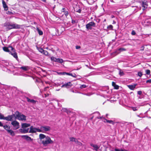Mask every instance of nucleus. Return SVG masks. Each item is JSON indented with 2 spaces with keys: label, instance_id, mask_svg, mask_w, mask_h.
<instances>
[{
  "label": "nucleus",
  "instance_id": "obj_19",
  "mask_svg": "<svg viewBox=\"0 0 151 151\" xmlns=\"http://www.w3.org/2000/svg\"><path fill=\"white\" fill-rule=\"evenodd\" d=\"M70 141L74 142L76 144L77 141H78V140L76 139L73 137H70Z\"/></svg>",
  "mask_w": 151,
  "mask_h": 151
},
{
  "label": "nucleus",
  "instance_id": "obj_43",
  "mask_svg": "<svg viewBox=\"0 0 151 151\" xmlns=\"http://www.w3.org/2000/svg\"><path fill=\"white\" fill-rule=\"evenodd\" d=\"M64 12V14L65 15V16H68V12L65 11V12Z\"/></svg>",
  "mask_w": 151,
  "mask_h": 151
},
{
  "label": "nucleus",
  "instance_id": "obj_35",
  "mask_svg": "<svg viewBox=\"0 0 151 151\" xmlns=\"http://www.w3.org/2000/svg\"><path fill=\"white\" fill-rule=\"evenodd\" d=\"M61 28L62 30V31H60V30L59 29H58V31L59 32H60V33H61L63 32V31L64 30H65V29L64 27H61Z\"/></svg>",
  "mask_w": 151,
  "mask_h": 151
},
{
  "label": "nucleus",
  "instance_id": "obj_25",
  "mask_svg": "<svg viewBox=\"0 0 151 151\" xmlns=\"http://www.w3.org/2000/svg\"><path fill=\"white\" fill-rule=\"evenodd\" d=\"M51 61H54L56 62H57V58L53 56L51 57Z\"/></svg>",
  "mask_w": 151,
  "mask_h": 151
},
{
  "label": "nucleus",
  "instance_id": "obj_57",
  "mask_svg": "<svg viewBox=\"0 0 151 151\" xmlns=\"http://www.w3.org/2000/svg\"><path fill=\"white\" fill-rule=\"evenodd\" d=\"M81 12V10H78V12L80 13Z\"/></svg>",
  "mask_w": 151,
  "mask_h": 151
},
{
  "label": "nucleus",
  "instance_id": "obj_17",
  "mask_svg": "<svg viewBox=\"0 0 151 151\" xmlns=\"http://www.w3.org/2000/svg\"><path fill=\"white\" fill-rule=\"evenodd\" d=\"M7 132L8 134H9L12 136H14L15 135V133L14 131L11 129L8 130Z\"/></svg>",
  "mask_w": 151,
  "mask_h": 151
},
{
  "label": "nucleus",
  "instance_id": "obj_14",
  "mask_svg": "<svg viewBox=\"0 0 151 151\" xmlns=\"http://www.w3.org/2000/svg\"><path fill=\"white\" fill-rule=\"evenodd\" d=\"M29 128L27 129H20L19 130L21 133H27L28 132Z\"/></svg>",
  "mask_w": 151,
  "mask_h": 151
},
{
  "label": "nucleus",
  "instance_id": "obj_45",
  "mask_svg": "<svg viewBox=\"0 0 151 151\" xmlns=\"http://www.w3.org/2000/svg\"><path fill=\"white\" fill-rule=\"evenodd\" d=\"M76 49H79L81 48V47L79 46H76Z\"/></svg>",
  "mask_w": 151,
  "mask_h": 151
},
{
  "label": "nucleus",
  "instance_id": "obj_61",
  "mask_svg": "<svg viewBox=\"0 0 151 151\" xmlns=\"http://www.w3.org/2000/svg\"><path fill=\"white\" fill-rule=\"evenodd\" d=\"M147 112H150V111H147Z\"/></svg>",
  "mask_w": 151,
  "mask_h": 151
},
{
  "label": "nucleus",
  "instance_id": "obj_62",
  "mask_svg": "<svg viewBox=\"0 0 151 151\" xmlns=\"http://www.w3.org/2000/svg\"><path fill=\"white\" fill-rule=\"evenodd\" d=\"M121 151H124L123 150H122Z\"/></svg>",
  "mask_w": 151,
  "mask_h": 151
},
{
  "label": "nucleus",
  "instance_id": "obj_56",
  "mask_svg": "<svg viewBox=\"0 0 151 151\" xmlns=\"http://www.w3.org/2000/svg\"><path fill=\"white\" fill-rule=\"evenodd\" d=\"M115 151H120L119 150H118L117 149H115Z\"/></svg>",
  "mask_w": 151,
  "mask_h": 151
},
{
  "label": "nucleus",
  "instance_id": "obj_52",
  "mask_svg": "<svg viewBox=\"0 0 151 151\" xmlns=\"http://www.w3.org/2000/svg\"><path fill=\"white\" fill-rule=\"evenodd\" d=\"M66 73H66V72H63V73H61V74L63 75H64L65 74H66Z\"/></svg>",
  "mask_w": 151,
  "mask_h": 151
},
{
  "label": "nucleus",
  "instance_id": "obj_26",
  "mask_svg": "<svg viewBox=\"0 0 151 151\" xmlns=\"http://www.w3.org/2000/svg\"><path fill=\"white\" fill-rule=\"evenodd\" d=\"M128 87L130 89L133 90V89L135 87V85H129L128 86Z\"/></svg>",
  "mask_w": 151,
  "mask_h": 151
},
{
  "label": "nucleus",
  "instance_id": "obj_4",
  "mask_svg": "<svg viewBox=\"0 0 151 151\" xmlns=\"http://www.w3.org/2000/svg\"><path fill=\"white\" fill-rule=\"evenodd\" d=\"M51 129L50 127L48 126H43L40 127V132H47L50 131Z\"/></svg>",
  "mask_w": 151,
  "mask_h": 151
},
{
  "label": "nucleus",
  "instance_id": "obj_29",
  "mask_svg": "<svg viewBox=\"0 0 151 151\" xmlns=\"http://www.w3.org/2000/svg\"><path fill=\"white\" fill-rule=\"evenodd\" d=\"M20 68L26 71L28 69V67L27 66H22Z\"/></svg>",
  "mask_w": 151,
  "mask_h": 151
},
{
  "label": "nucleus",
  "instance_id": "obj_1",
  "mask_svg": "<svg viewBox=\"0 0 151 151\" xmlns=\"http://www.w3.org/2000/svg\"><path fill=\"white\" fill-rule=\"evenodd\" d=\"M4 27H5L6 30H8L12 29H19L21 25L10 22H6L4 24Z\"/></svg>",
  "mask_w": 151,
  "mask_h": 151
},
{
  "label": "nucleus",
  "instance_id": "obj_48",
  "mask_svg": "<svg viewBox=\"0 0 151 151\" xmlns=\"http://www.w3.org/2000/svg\"><path fill=\"white\" fill-rule=\"evenodd\" d=\"M138 94L141 95L142 94V91H138Z\"/></svg>",
  "mask_w": 151,
  "mask_h": 151
},
{
  "label": "nucleus",
  "instance_id": "obj_8",
  "mask_svg": "<svg viewBox=\"0 0 151 151\" xmlns=\"http://www.w3.org/2000/svg\"><path fill=\"white\" fill-rule=\"evenodd\" d=\"M40 129L36 128H34L32 126H31L30 128V130L29 131V133H35L36 132H40Z\"/></svg>",
  "mask_w": 151,
  "mask_h": 151
},
{
  "label": "nucleus",
  "instance_id": "obj_51",
  "mask_svg": "<svg viewBox=\"0 0 151 151\" xmlns=\"http://www.w3.org/2000/svg\"><path fill=\"white\" fill-rule=\"evenodd\" d=\"M4 126L3 125L2 123L0 122V126L1 127H3Z\"/></svg>",
  "mask_w": 151,
  "mask_h": 151
},
{
  "label": "nucleus",
  "instance_id": "obj_10",
  "mask_svg": "<svg viewBox=\"0 0 151 151\" xmlns=\"http://www.w3.org/2000/svg\"><path fill=\"white\" fill-rule=\"evenodd\" d=\"M90 145L93 148V150H95L97 151L100 147V146L99 145L96 144L91 143Z\"/></svg>",
  "mask_w": 151,
  "mask_h": 151
},
{
  "label": "nucleus",
  "instance_id": "obj_37",
  "mask_svg": "<svg viewBox=\"0 0 151 151\" xmlns=\"http://www.w3.org/2000/svg\"><path fill=\"white\" fill-rule=\"evenodd\" d=\"M5 117L2 114H0V119L4 120Z\"/></svg>",
  "mask_w": 151,
  "mask_h": 151
},
{
  "label": "nucleus",
  "instance_id": "obj_28",
  "mask_svg": "<svg viewBox=\"0 0 151 151\" xmlns=\"http://www.w3.org/2000/svg\"><path fill=\"white\" fill-rule=\"evenodd\" d=\"M3 50L6 52H9V49L7 47H3Z\"/></svg>",
  "mask_w": 151,
  "mask_h": 151
},
{
  "label": "nucleus",
  "instance_id": "obj_12",
  "mask_svg": "<svg viewBox=\"0 0 151 151\" xmlns=\"http://www.w3.org/2000/svg\"><path fill=\"white\" fill-rule=\"evenodd\" d=\"M22 137L28 141H32V139L30 137L27 135H22Z\"/></svg>",
  "mask_w": 151,
  "mask_h": 151
},
{
  "label": "nucleus",
  "instance_id": "obj_9",
  "mask_svg": "<svg viewBox=\"0 0 151 151\" xmlns=\"http://www.w3.org/2000/svg\"><path fill=\"white\" fill-rule=\"evenodd\" d=\"M97 118L98 119H102V121L105 122H107L110 124H114V122L111 120H108L104 118H103L102 116H97Z\"/></svg>",
  "mask_w": 151,
  "mask_h": 151
},
{
  "label": "nucleus",
  "instance_id": "obj_3",
  "mask_svg": "<svg viewBox=\"0 0 151 151\" xmlns=\"http://www.w3.org/2000/svg\"><path fill=\"white\" fill-rule=\"evenodd\" d=\"M15 116L16 118L22 121L26 120V116L19 112L18 111H17L15 113Z\"/></svg>",
  "mask_w": 151,
  "mask_h": 151
},
{
  "label": "nucleus",
  "instance_id": "obj_27",
  "mask_svg": "<svg viewBox=\"0 0 151 151\" xmlns=\"http://www.w3.org/2000/svg\"><path fill=\"white\" fill-rule=\"evenodd\" d=\"M37 30L40 35H43L42 32L38 28H37Z\"/></svg>",
  "mask_w": 151,
  "mask_h": 151
},
{
  "label": "nucleus",
  "instance_id": "obj_32",
  "mask_svg": "<svg viewBox=\"0 0 151 151\" xmlns=\"http://www.w3.org/2000/svg\"><path fill=\"white\" fill-rule=\"evenodd\" d=\"M62 111L66 112L67 113H68L70 112L66 108H63L62 109Z\"/></svg>",
  "mask_w": 151,
  "mask_h": 151
},
{
  "label": "nucleus",
  "instance_id": "obj_7",
  "mask_svg": "<svg viewBox=\"0 0 151 151\" xmlns=\"http://www.w3.org/2000/svg\"><path fill=\"white\" fill-rule=\"evenodd\" d=\"M95 24L93 22H91L86 25V27L88 29H91L92 27H95Z\"/></svg>",
  "mask_w": 151,
  "mask_h": 151
},
{
  "label": "nucleus",
  "instance_id": "obj_64",
  "mask_svg": "<svg viewBox=\"0 0 151 151\" xmlns=\"http://www.w3.org/2000/svg\"><path fill=\"white\" fill-rule=\"evenodd\" d=\"M150 118H151V117H150Z\"/></svg>",
  "mask_w": 151,
  "mask_h": 151
},
{
  "label": "nucleus",
  "instance_id": "obj_23",
  "mask_svg": "<svg viewBox=\"0 0 151 151\" xmlns=\"http://www.w3.org/2000/svg\"><path fill=\"white\" fill-rule=\"evenodd\" d=\"M46 136L43 134H41L39 135V138L40 139H44L46 137Z\"/></svg>",
  "mask_w": 151,
  "mask_h": 151
},
{
  "label": "nucleus",
  "instance_id": "obj_59",
  "mask_svg": "<svg viewBox=\"0 0 151 151\" xmlns=\"http://www.w3.org/2000/svg\"><path fill=\"white\" fill-rule=\"evenodd\" d=\"M48 88V87H46V88H45V89H46V88Z\"/></svg>",
  "mask_w": 151,
  "mask_h": 151
},
{
  "label": "nucleus",
  "instance_id": "obj_20",
  "mask_svg": "<svg viewBox=\"0 0 151 151\" xmlns=\"http://www.w3.org/2000/svg\"><path fill=\"white\" fill-rule=\"evenodd\" d=\"M3 127L4 129H5L6 131L7 132L8 130H9L10 129V127L6 124L4 125Z\"/></svg>",
  "mask_w": 151,
  "mask_h": 151
},
{
  "label": "nucleus",
  "instance_id": "obj_21",
  "mask_svg": "<svg viewBox=\"0 0 151 151\" xmlns=\"http://www.w3.org/2000/svg\"><path fill=\"white\" fill-rule=\"evenodd\" d=\"M112 85L113 86L115 89H118L119 88V86L116 85L115 83L114 82H112Z\"/></svg>",
  "mask_w": 151,
  "mask_h": 151
},
{
  "label": "nucleus",
  "instance_id": "obj_30",
  "mask_svg": "<svg viewBox=\"0 0 151 151\" xmlns=\"http://www.w3.org/2000/svg\"><path fill=\"white\" fill-rule=\"evenodd\" d=\"M63 62V60L62 59L57 58V62L62 63Z\"/></svg>",
  "mask_w": 151,
  "mask_h": 151
},
{
  "label": "nucleus",
  "instance_id": "obj_49",
  "mask_svg": "<svg viewBox=\"0 0 151 151\" xmlns=\"http://www.w3.org/2000/svg\"><path fill=\"white\" fill-rule=\"evenodd\" d=\"M132 109L134 111H135L137 110L136 108L135 107H132Z\"/></svg>",
  "mask_w": 151,
  "mask_h": 151
},
{
  "label": "nucleus",
  "instance_id": "obj_11",
  "mask_svg": "<svg viewBox=\"0 0 151 151\" xmlns=\"http://www.w3.org/2000/svg\"><path fill=\"white\" fill-rule=\"evenodd\" d=\"M147 2L146 1H142V9L144 11L147 8L148 6Z\"/></svg>",
  "mask_w": 151,
  "mask_h": 151
},
{
  "label": "nucleus",
  "instance_id": "obj_38",
  "mask_svg": "<svg viewBox=\"0 0 151 151\" xmlns=\"http://www.w3.org/2000/svg\"><path fill=\"white\" fill-rule=\"evenodd\" d=\"M38 50L40 52H41V53H43L44 50H43L42 48H40L38 49Z\"/></svg>",
  "mask_w": 151,
  "mask_h": 151
},
{
  "label": "nucleus",
  "instance_id": "obj_6",
  "mask_svg": "<svg viewBox=\"0 0 151 151\" xmlns=\"http://www.w3.org/2000/svg\"><path fill=\"white\" fill-rule=\"evenodd\" d=\"M11 124L14 127V129L16 130L19 127V123L16 121L13 120Z\"/></svg>",
  "mask_w": 151,
  "mask_h": 151
},
{
  "label": "nucleus",
  "instance_id": "obj_42",
  "mask_svg": "<svg viewBox=\"0 0 151 151\" xmlns=\"http://www.w3.org/2000/svg\"><path fill=\"white\" fill-rule=\"evenodd\" d=\"M86 87V86L85 85H81L80 88H85Z\"/></svg>",
  "mask_w": 151,
  "mask_h": 151
},
{
  "label": "nucleus",
  "instance_id": "obj_22",
  "mask_svg": "<svg viewBox=\"0 0 151 151\" xmlns=\"http://www.w3.org/2000/svg\"><path fill=\"white\" fill-rule=\"evenodd\" d=\"M125 50V49L123 48H120L116 50V52L117 54H119L120 52Z\"/></svg>",
  "mask_w": 151,
  "mask_h": 151
},
{
  "label": "nucleus",
  "instance_id": "obj_63",
  "mask_svg": "<svg viewBox=\"0 0 151 151\" xmlns=\"http://www.w3.org/2000/svg\"><path fill=\"white\" fill-rule=\"evenodd\" d=\"M57 90V91H59V90Z\"/></svg>",
  "mask_w": 151,
  "mask_h": 151
},
{
  "label": "nucleus",
  "instance_id": "obj_16",
  "mask_svg": "<svg viewBox=\"0 0 151 151\" xmlns=\"http://www.w3.org/2000/svg\"><path fill=\"white\" fill-rule=\"evenodd\" d=\"M30 124L26 123H22V128L24 129H27V127L30 126Z\"/></svg>",
  "mask_w": 151,
  "mask_h": 151
},
{
  "label": "nucleus",
  "instance_id": "obj_5",
  "mask_svg": "<svg viewBox=\"0 0 151 151\" xmlns=\"http://www.w3.org/2000/svg\"><path fill=\"white\" fill-rule=\"evenodd\" d=\"M16 119L15 114H13L9 115L5 117L4 120L8 121H13V120H15Z\"/></svg>",
  "mask_w": 151,
  "mask_h": 151
},
{
  "label": "nucleus",
  "instance_id": "obj_41",
  "mask_svg": "<svg viewBox=\"0 0 151 151\" xmlns=\"http://www.w3.org/2000/svg\"><path fill=\"white\" fill-rule=\"evenodd\" d=\"M107 28L110 29H112L113 28V26L111 25H110L108 26Z\"/></svg>",
  "mask_w": 151,
  "mask_h": 151
},
{
  "label": "nucleus",
  "instance_id": "obj_2",
  "mask_svg": "<svg viewBox=\"0 0 151 151\" xmlns=\"http://www.w3.org/2000/svg\"><path fill=\"white\" fill-rule=\"evenodd\" d=\"M42 143L45 145L46 146L49 144H52L53 142L51 140L50 138L48 136L46 137L45 139L42 141Z\"/></svg>",
  "mask_w": 151,
  "mask_h": 151
},
{
  "label": "nucleus",
  "instance_id": "obj_33",
  "mask_svg": "<svg viewBox=\"0 0 151 151\" xmlns=\"http://www.w3.org/2000/svg\"><path fill=\"white\" fill-rule=\"evenodd\" d=\"M43 53L46 55H48V52L46 50H44Z\"/></svg>",
  "mask_w": 151,
  "mask_h": 151
},
{
  "label": "nucleus",
  "instance_id": "obj_18",
  "mask_svg": "<svg viewBox=\"0 0 151 151\" xmlns=\"http://www.w3.org/2000/svg\"><path fill=\"white\" fill-rule=\"evenodd\" d=\"M28 102H30L32 104H35L36 102V101L33 99H30L28 97L26 98Z\"/></svg>",
  "mask_w": 151,
  "mask_h": 151
},
{
  "label": "nucleus",
  "instance_id": "obj_40",
  "mask_svg": "<svg viewBox=\"0 0 151 151\" xmlns=\"http://www.w3.org/2000/svg\"><path fill=\"white\" fill-rule=\"evenodd\" d=\"M9 48L10 49V50H12V51L13 52H15V50L12 47H11V46L9 47Z\"/></svg>",
  "mask_w": 151,
  "mask_h": 151
},
{
  "label": "nucleus",
  "instance_id": "obj_31",
  "mask_svg": "<svg viewBox=\"0 0 151 151\" xmlns=\"http://www.w3.org/2000/svg\"><path fill=\"white\" fill-rule=\"evenodd\" d=\"M119 74L121 76H122L124 74V73L123 71L122 70H120H120H119Z\"/></svg>",
  "mask_w": 151,
  "mask_h": 151
},
{
  "label": "nucleus",
  "instance_id": "obj_60",
  "mask_svg": "<svg viewBox=\"0 0 151 151\" xmlns=\"http://www.w3.org/2000/svg\"><path fill=\"white\" fill-rule=\"evenodd\" d=\"M98 114H99V115H100V113L99 112H98Z\"/></svg>",
  "mask_w": 151,
  "mask_h": 151
},
{
  "label": "nucleus",
  "instance_id": "obj_47",
  "mask_svg": "<svg viewBox=\"0 0 151 151\" xmlns=\"http://www.w3.org/2000/svg\"><path fill=\"white\" fill-rule=\"evenodd\" d=\"M132 34L133 35H134L135 34V33L134 31H132Z\"/></svg>",
  "mask_w": 151,
  "mask_h": 151
},
{
  "label": "nucleus",
  "instance_id": "obj_15",
  "mask_svg": "<svg viewBox=\"0 0 151 151\" xmlns=\"http://www.w3.org/2000/svg\"><path fill=\"white\" fill-rule=\"evenodd\" d=\"M2 3L3 7L5 11H7L8 9V7L6 4L5 1L4 0H2Z\"/></svg>",
  "mask_w": 151,
  "mask_h": 151
},
{
  "label": "nucleus",
  "instance_id": "obj_50",
  "mask_svg": "<svg viewBox=\"0 0 151 151\" xmlns=\"http://www.w3.org/2000/svg\"><path fill=\"white\" fill-rule=\"evenodd\" d=\"M66 74L68 75L72 76V74L67 73Z\"/></svg>",
  "mask_w": 151,
  "mask_h": 151
},
{
  "label": "nucleus",
  "instance_id": "obj_39",
  "mask_svg": "<svg viewBox=\"0 0 151 151\" xmlns=\"http://www.w3.org/2000/svg\"><path fill=\"white\" fill-rule=\"evenodd\" d=\"M6 14H8L9 15H12L14 14V13L13 12H10L9 11H8L7 12Z\"/></svg>",
  "mask_w": 151,
  "mask_h": 151
},
{
  "label": "nucleus",
  "instance_id": "obj_54",
  "mask_svg": "<svg viewBox=\"0 0 151 151\" xmlns=\"http://www.w3.org/2000/svg\"><path fill=\"white\" fill-rule=\"evenodd\" d=\"M72 23H75V20H72Z\"/></svg>",
  "mask_w": 151,
  "mask_h": 151
},
{
  "label": "nucleus",
  "instance_id": "obj_53",
  "mask_svg": "<svg viewBox=\"0 0 151 151\" xmlns=\"http://www.w3.org/2000/svg\"><path fill=\"white\" fill-rule=\"evenodd\" d=\"M64 9H65V8H63L62 9V12H65L64 11Z\"/></svg>",
  "mask_w": 151,
  "mask_h": 151
},
{
  "label": "nucleus",
  "instance_id": "obj_36",
  "mask_svg": "<svg viewBox=\"0 0 151 151\" xmlns=\"http://www.w3.org/2000/svg\"><path fill=\"white\" fill-rule=\"evenodd\" d=\"M76 144L77 145L81 146L82 145V144L81 142L78 141Z\"/></svg>",
  "mask_w": 151,
  "mask_h": 151
},
{
  "label": "nucleus",
  "instance_id": "obj_24",
  "mask_svg": "<svg viewBox=\"0 0 151 151\" xmlns=\"http://www.w3.org/2000/svg\"><path fill=\"white\" fill-rule=\"evenodd\" d=\"M11 54L16 59H17L18 58L17 54L16 52H14V53H12L11 52H10Z\"/></svg>",
  "mask_w": 151,
  "mask_h": 151
},
{
  "label": "nucleus",
  "instance_id": "obj_58",
  "mask_svg": "<svg viewBox=\"0 0 151 151\" xmlns=\"http://www.w3.org/2000/svg\"><path fill=\"white\" fill-rule=\"evenodd\" d=\"M42 1H44V2H45V0H42Z\"/></svg>",
  "mask_w": 151,
  "mask_h": 151
},
{
  "label": "nucleus",
  "instance_id": "obj_34",
  "mask_svg": "<svg viewBox=\"0 0 151 151\" xmlns=\"http://www.w3.org/2000/svg\"><path fill=\"white\" fill-rule=\"evenodd\" d=\"M150 70H147L145 71V73L147 75L150 74Z\"/></svg>",
  "mask_w": 151,
  "mask_h": 151
},
{
  "label": "nucleus",
  "instance_id": "obj_13",
  "mask_svg": "<svg viewBox=\"0 0 151 151\" xmlns=\"http://www.w3.org/2000/svg\"><path fill=\"white\" fill-rule=\"evenodd\" d=\"M72 84H71V83L69 82V83H68L66 84H64L63 85L61 86L62 88L63 87H66L67 88H69L71 87L72 86Z\"/></svg>",
  "mask_w": 151,
  "mask_h": 151
},
{
  "label": "nucleus",
  "instance_id": "obj_44",
  "mask_svg": "<svg viewBox=\"0 0 151 151\" xmlns=\"http://www.w3.org/2000/svg\"><path fill=\"white\" fill-rule=\"evenodd\" d=\"M146 83H151V79L147 80L146 81Z\"/></svg>",
  "mask_w": 151,
  "mask_h": 151
},
{
  "label": "nucleus",
  "instance_id": "obj_55",
  "mask_svg": "<svg viewBox=\"0 0 151 151\" xmlns=\"http://www.w3.org/2000/svg\"><path fill=\"white\" fill-rule=\"evenodd\" d=\"M73 76V77H76V74H74V75H73L72 74V76Z\"/></svg>",
  "mask_w": 151,
  "mask_h": 151
},
{
  "label": "nucleus",
  "instance_id": "obj_46",
  "mask_svg": "<svg viewBox=\"0 0 151 151\" xmlns=\"http://www.w3.org/2000/svg\"><path fill=\"white\" fill-rule=\"evenodd\" d=\"M138 75L139 76L141 77L142 76V73L141 72L138 73Z\"/></svg>",
  "mask_w": 151,
  "mask_h": 151
}]
</instances>
